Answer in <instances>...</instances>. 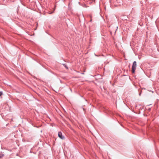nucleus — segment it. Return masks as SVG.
<instances>
[{
    "label": "nucleus",
    "instance_id": "1",
    "mask_svg": "<svg viewBox=\"0 0 159 159\" xmlns=\"http://www.w3.org/2000/svg\"><path fill=\"white\" fill-rule=\"evenodd\" d=\"M136 66V62L135 61L133 62L132 66V72L133 73H134L135 72Z\"/></svg>",
    "mask_w": 159,
    "mask_h": 159
},
{
    "label": "nucleus",
    "instance_id": "2",
    "mask_svg": "<svg viewBox=\"0 0 159 159\" xmlns=\"http://www.w3.org/2000/svg\"><path fill=\"white\" fill-rule=\"evenodd\" d=\"M58 136L61 139H65V137L62 135V133L61 132L59 131L58 133Z\"/></svg>",
    "mask_w": 159,
    "mask_h": 159
},
{
    "label": "nucleus",
    "instance_id": "3",
    "mask_svg": "<svg viewBox=\"0 0 159 159\" xmlns=\"http://www.w3.org/2000/svg\"><path fill=\"white\" fill-rule=\"evenodd\" d=\"M63 65L64 66H65L66 68L67 69H68V67L67 66H66V64H63Z\"/></svg>",
    "mask_w": 159,
    "mask_h": 159
},
{
    "label": "nucleus",
    "instance_id": "4",
    "mask_svg": "<svg viewBox=\"0 0 159 159\" xmlns=\"http://www.w3.org/2000/svg\"><path fill=\"white\" fill-rule=\"evenodd\" d=\"M4 156V155L3 154L1 153L0 154V158L3 157Z\"/></svg>",
    "mask_w": 159,
    "mask_h": 159
},
{
    "label": "nucleus",
    "instance_id": "5",
    "mask_svg": "<svg viewBox=\"0 0 159 159\" xmlns=\"http://www.w3.org/2000/svg\"><path fill=\"white\" fill-rule=\"evenodd\" d=\"M2 94V92L0 91V96H1Z\"/></svg>",
    "mask_w": 159,
    "mask_h": 159
}]
</instances>
